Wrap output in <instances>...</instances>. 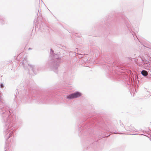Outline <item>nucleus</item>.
I'll return each instance as SVG.
<instances>
[{
	"label": "nucleus",
	"instance_id": "1",
	"mask_svg": "<svg viewBox=\"0 0 151 151\" xmlns=\"http://www.w3.org/2000/svg\"><path fill=\"white\" fill-rule=\"evenodd\" d=\"M81 96V94L79 92H77L69 95L66 97L67 99H73L76 98L78 97Z\"/></svg>",
	"mask_w": 151,
	"mask_h": 151
},
{
	"label": "nucleus",
	"instance_id": "2",
	"mask_svg": "<svg viewBox=\"0 0 151 151\" xmlns=\"http://www.w3.org/2000/svg\"><path fill=\"white\" fill-rule=\"evenodd\" d=\"M141 73L143 76H147L148 74L147 72L144 70L142 71Z\"/></svg>",
	"mask_w": 151,
	"mask_h": 151
}]
</instances>
